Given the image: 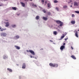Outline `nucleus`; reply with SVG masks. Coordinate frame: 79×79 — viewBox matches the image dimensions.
<instances>
[{"label": "nucleus", "instance_id": "f257e3e1", "mask_svg": "<svg viewBox=\"0 0 79 79\" xmlns=\"http://www.w3.org/2000/svg\"><path fill=\"white\" fill-rule=\"evenodd\" d=\"M27 52H29L30 53H31V54H32V55H35L34 52L32 51V50H30L29 51V50H27Z\"/></svg>", "mask_w": 79, "mask_h": 79}, {"label": "nucleus", "instance_id": "f03ea898", "mask_svg": "<svg viewBox=\"0 0 79 79\" xmlns=\"http://www.w3.org/2000/svg\"><path fill=\"white\" fill-rule=\"evenodd\" d=\"M74 32L75 34V35L76 37H77V38H78V34L77 31H76V30H75L74 31Z\"/></svg>", "mask_w": 79, "mask_h": 79}, {"label": "nucleus", "instance_id": "7ed1b4c3", "mask_svg": "<svg viewBox=\"0 0 79 79\" xmlns=\"http://www.w3.org/2000/svg\"><path fill=\"white\" fill-rule=\"evenodd\" d=\"M1 36H3V37H6V33H2L1 34Z\"/></svg>", "mask_w": 79, "mask_h": 79}, {"label": "nucleus", "instance_id": "20e7f679", "mask_svg": "<svg viewBox=\"0 0 79 79\" xmlns=\"http://www.w3.org/2000/svg\"><path fill=\"white\" fill-rule=\"evenodd\" d=\"M22 68L23 69H25V68H26V64L25 63H23V64Z\"/></svg>", "mask_w": 79, "mask_h": 79}, {"label": "nucleus", "instance_id": "39448f33", "mask_svg": "<svg viewBox=\"0 0 79 79\" xmlns=\"http://www.w3.org/2000/svg\"><path fill=\"white\" fill-rule=\"evenodd\" d=\"M47 6L48 8H51V7L52 6L51 3H48L47 4Z\"/></svg>", "mask_w": 79, "mask_h": 79}, {"label": "nucleus", "instance_id": "423d86ee", "mask_svg": "<svg viewBox=\"0 0 79 79\" xmlns=\"http://www.w3.org/2000/svg\"><path fill=\"white\" fill-rule=\"evenodd\" d=\"M6 25L5 26L6 27H8L10 25V23H9V22H6Z\"/></svg>", "mask_w": 79, "mask_h": 79}, {"label": "nucleus", "instance_id": "0eeeda50", "mask_svg": "<svg viewBox=\"0 0 79 79\" xmlns=\"http://www.w3.org/2000/svg\"><path fill=\"white\" fill-rule=\"evenodd\" d=\"M65 48V47L64 46H62L60 47V50H63V49H64Z\"/></svg>", "mask_w": 79, "mask_h": 79}, {"label": "nucleus", "instance_id": "6e6552de", "mask_svg": "<svg viewBox=\"0 0 79 79\" xmlns=\"http://www.w3.org/2000/svg\"><path fill=\"white\" fill-rule=\"evenodd\" d=\"M74 6H78L79 4L77 2H74Z\"/></svg>", "mask_w": 79, "mask_h": 79}, {"label": "nucleus", "instance_id": "1a4fd4ad", "mask_svg": "<svg viewBox=\"0 0 79 79\" xmlns=\"http://www.w3.org/2000/svg\"><path fill=\"white\" fill-rule=\"evenodd\" d=\"M49 66H52V67H54V64H52V63H50L49 64Z\"/></svg>", "mask_w": 79, "mask_h": 79}, {"label": "nucleus", "instance_id": "9d476101", "mask_svg": "<svg viewBox=\"0 0 79 79\" xmlns=\"http://www.w3.org/2000/svg\"><path fill=\"white\" fill-rule=\"evenodd\" d=\"M54 67H55V68H57L58 66V64H54Z\"/></svg>", "mask_w": 79, "mask_h": 79}, {"label": "nucleus", "instance_id": "9b49d317", "mask_svg": "<svg viewBox=\"0 0 79 79\" xmlns=\"http://www.w3.org/2000/svg\"><path fill=\"white\" fill-rule=\"evenodd\" d=\"M43 19L44 20V21H47V20L48 19V18H47V17H43Z\"/></svg>", "mask_w": 79, "mask_h": 79}, {"label": "nucleus", "instance_id": "f8f14e48", "mask_svg": "<svg viewBox=\"0 0 79 79\" xmlns=\"http://www.w3.org/2000/svg\"><path fill=\"white\" fill-rule=\"evenodd\" d=\"M15 47L16 49H17L18 50H19V49H20V47H19L17 46H15Z\"/></svg>", "mask_w": 79, "mask_h": 79}, {"label": "nucleus", "instance_id": "ddd939ff", "mask_svg": "<svg viewBox=\"0 0 79 79\" xmlns=\"http://www.w3.org/2000/svg\"><path fill=\"white\" fill-rule=\"evenodd\" d=\"M20 3L22 5V6H23V7H24L25 6V4L23 2H21Z\"/></svg>", "mask_w": 79, "mask_h": 79}, {"label": "nucleus", "instance_id": "4468645a", "mask_svg": "<svg viewBox=\"0 0 79 79\" xmlns=\"http://www.w3.org/2000/svg\"><path fill=\"white\" fill-rule=\"evenodd\" d=\"M71 23L72 24H75V23H76V22H75V21L72 20L71 21Z\"/></svg>", "mask_w": 79, "mask_h": 79}, {"label": "nucleus", "instance_id": "2eb2a0df", "mask_svg": "<svg viewBox=\"0 0 79 79\" xmlns=\"http://www.w3.org/2000/svg\"><path fill=\"white\" fill-rule=\"evenodd\" d=\"M66 34H65V35L64 34H63L62 35V36H61V39H63V38H64V36H65V35H66Z\"/></svg>", "mask_w": 79, "mask_h": 79}, {"label": "nucleus", "instance_id": "dca6fc26", "mask_svg": "<svg viewBox=\"0 0 79 79\" xmlns=\"http://www.w3.org/2000/svg\"><path fill=\"white\" fill-rule=\"evenodd\" d=\"M56 23L57 24H60L61 23V21H60L59 20H57L56 21Z\"/></svg>", "mask_w": 79, "mask_h": 79}, {"label": "nucleus", "instance_id": "f3484780", "mask_svg": "<svg viewBox=\"0 0 79 79\" xmlns=\"http://www.w3.org/2000/svg\"><path fill=\"white\" fill-rule=\"evenodd\" d=\"M7 70L9 71V72H13V70H12V69H10L7 68Z\"/></svg>", "mask_w": 79, "mask_h": 79}, {"label": "nucleus", "instance_id": "a211bd4d", "mask_svg": "<svg viewBox=\"0 0 79 79\" xmlns=\"http://www.w3.org/2000/svg\"><path fill=\"white\" fill-rule=\"evenodd\" d=\"M71 57L73 58V59H74V60H76V57L75 56H71Z\"/></svg>", "mask_w": 79, "mask_h": 79}, {"label": "nucleus", "instance_id": "6ab92c4d", "mask_svg": "<svg viewBox=\"0 0 79 79\" xmlns=\"http://www.w3.org/2000/svg\"><path fill=\"white\" fill-rule=\"evenodd\" d=\"M47 14L48 16H50L51 15V13L50 12H47Z\"/></svg>", "mask_w": 79, "mask_h": 79}, {"label": "nucleus", "instance_id": "aec40b11", "mask_svg": "<svg viewBox=\"0 0 79 79\" xmlns=\"http://www.w3.org/2000/svg\"><path fill=\"white\" fill-rule=\"evenodd\" d=\"M60 27H61V26H63V22H61V23H60Z\"/></svg>", "mask_w": 79, "mask_h": 79}, {"label": "nucleus", "instance_id": "412c9836", "mask_svg": "<svg viewBox=\"0 0 79 79\" xmlns=\"http://www.w3.org/2000/svg\"><path fill=\"white\" fill-rule=\"evenodd\" d=\"M35 18L36 19L38 20L39 19V16H37Z\"/></svg>", "mask_w": 79, "mask_h": 79}, {"label": "nucleus", "instance_id": "4be33fe9", "mask_svg": "<svg viewBox=\"0 0 79 79\" xmlns=\"http://www.w3.org/2000/svg\"><path fill=\"white\" fill-rule=\"evenodd\" d=\"M12 9H13V10H16L17 9L15 7H12Z\"/></svg>", "mask_w": 79, "mask_h": 79}, {"label": "nucleus", "instance_id": "5701e85b", "mask_svg": "<svg viewBox=\"0 0 79 79\" xmlns=\"http://www.w3.org/2000/svg\"><path fill=\"white\" fill-rule=\"evenodd\" d=\"M54 2L55 3H58V2L57 0H55L54 1Z\"/></svg>", "mask_w": 79, "mask_h": 79}, {"label": "nucleus", "instance_id": "b1692460", "mask_svg": "<svg viewBox=\"0 0 79 79\" xmlns=\"http://www.w3.org/2000/svg\"><path fill=\"white\" fill-rule=\"evenodd\" d=\"M68 7V6L66 5H65L63 6V8H67Z\"/></svg>", "mask_w": 79, "mask_h": 79}, {"label": "nucleus", "instance_id": "393cba45", "mask_svg": "<svg viewBox=\"0 0 79 79\" xmlns=\"http://www.w3.org/2000/svg\"><path fill=\"white\" fill-rule=\"evenodd\" d=\"M6 29L5 28V29H2L1 30V31H5V30H6Z\"/></svg>", "mask_w": 79, "mask_h": 79}, {"label": "nucleus", "instance_id": "a878e982", "mask_svg": "<svg viewBox=\"0 0 79 79\" xmlns=\"http://www.w3.org/2000/svg\"><path fill=\"white\" fill-rule=\"evenodd\" d=\"M43 12H44V13H47V11H46V10H45L44 9L43 10Z\"/></svg>", "mask_w": 79, "mask_h": 79}, {"label": "nucleus", "instance_id": "bb28decb", "mask_svg": "<svg viewBox=\"0 0 79 79\" xmlns=\"http://www.w3.org/2000/svg\"><path fill=\"white\" fill-rule=\"evenodd\" d=\"M11 26H12V27H16V25H11Z\"/></svg>", "mask_w": 79, "mask_h": 79}, {"label": "nucleus", "instance_id": "cd10ccee", "mask_svg": "<svg viewBox=\"0 0 79 79\" xmlns=\"http://www.w3.org/2000/svg\"><path fill=\"white\" fill-rule=\"evenodd\" d=\"M75 13H77V14H79V11H75Z\"/></svg>", "mask_w": 79, "mask_h": 79}, {"label": "nucleus", "instance_id": "c85d7f7f", "mask_svg": "<svg viewBox=\"0 0 79 79\" xmlns=\"http://www.w3.org/2000/svg\"><path fill=\"white\" fill-rule=\"evenodd\" d=\"M15 37L16 38V39H19V36L18 35H17L15 36Z\"/></svg>", "mask_w": 79, "mask_h": 79}, {"label": "nucleus", "instance_id": "c756f323", "mask_svg": "<svg viewBox=\"0 0 79 79\" xmlns=\"http://www.w3.org/2000/svg\"><path fill=\"white\" fill-rule=\"evenodd\" d=\"M56 34H57L56 31H54V34L55 35H56Z\"/></svg>", "mask_w": 79, "mask_h": 79}, {"label": "nucleus", "instance_id": "7c9ffc66", "mask_svg": "<svg viewBox=\"0 0 79 79\" xmlns=\"http://www.w3.org/2000/svg\"><path fill=\"white\" fill-rule=\"evenodd\" d=\"M56 9L57 11H58V10H59V9L58 7H56Z\"/></svg>", "mask_w": 79, "mask_h": 79}, {"label": "nucleus", "instance_id": "2f4dec72", "mask_svg": "<svg viewBox=\"0 0 79 79\" xmlns=\"http://www.w3.org/2000/svg\"><path fill=\"white\" fill-rule=\"evenodd\" d=\"M72 17H74V14H72Z\"/></svg>", "mask_w": 79, "mask_h": 79}, {"label": "nucleus", "instance_id": "473e14b6", "mask_svg": "<svg viewBox=\"0 0 79 79\" xmlns=\"http://www.w3.org/2000/svg\"><path fill=\"white\" fill-rule=\"evenodd\" d=\"M41 2H42V3H44V0H42Z\"/></svg>", "mask_w": 79, "mask_h": 79}, {"label": "nucleus", "instance_id": "72a5a7b5", "mask_svg": "<svg viewBox=\"0 0 79 79\" xmlns=\"http://www.w3.org/2000/svg\"><path fill=\"white\" fill-rule=\"evenodd\" d=\"M68 38H66V39L65 38L64 39V40H65V41H66V40H68Z\"/></svg>", "mask_w": 79, "mask_h": 79}, {"label": "nucleus", "instance_id": "f704fd0d", "mask_svg": "<svg viewBox=\"0 0 79 79\" xmlns=\"http://www.w3.org/2000/svg\"><path fill=\"white\" fill-rule=\"evenodd\" d=\"M30 57H31V58H34V56L32 57V56L31 55L30 56Z\"/></svg>", "mask_w": 79, "mask_h": 79}, {"label": "nucleus", "instance_id": "c9c22d12", "mask_svg": "<svg viewBox=\"0 0 79 79\" xmlns=\"http://www.w3.org/2000/svg\"><path fill=\"white\" fill-rule=\"evenodd\" d=\"M5 57H6V56H3V58H4V59H5Z\"/></svg>", "mask_w": 79, "mask_h": 79}, {"label": "nucleus", "instance_id": "e433bc0d", "mask_svg": "<svg viewBox=\"0 0 79 79\" xmlns=\"http://www.w3.org/2000/svg\"><path fill=\"white\" fill-rule=\"evenodd\" d=\"M70 2H72V1L70 0V2H68V3H70Z\"/></svg>", "mask_w": 79, "mask_h": 79}, {"label": "nucleus", "instance_id": "4c0bfd02", "mask_svg": "<svg viewBox=\"0 0 79 79\" xmlns=\"http://www.w3.org/2000/svg\"><path fill=\"white\" fill-rule=\"evenodd\" d=\"M45 3L46 4H47V2L45 1Z\"/></svg>", "mask_w": 79, "mask_h": 79}, {"label": "nucleus", "instance_id": "58836bf2", "mask_svg": "<svg viewBox=\"0 0 79 79\" xmlns=\"http://www.w3.org/2000/svg\"><path fill=\"white\" fill-rule=\"evenodd\" d=\"M34 6H35V7H36L37 6H36V5L35 4V5H34Z\"/></svg>", "mask_w": 79, "mask_h": 79}, {"label": "nucleus", "instance_id": "ea45409f", "mask_svg": "<svg viewBox=\"0 0 79 79\" xmlns=\"http://www.w3.org/2000/svg\"><path fill=\"white\" fill-rule=\"evenodd\" d=\"M71 49H72V50H73V47H72V46H71Z\"/></svg>", "mask_w": 79, "mask_h": 79}, {"label": "nucleus", "instance_id": "a19ab883", "mask_svg": "<svg viewBox=\"0 0 79 79\" xmlns=\"http://www.w3.org/2000/svg\"><path fill=\"white\" fill-rule=\"evenodd\" d=\"M65 45V43H64L63 45Z\"/></svg>", "mask_w": 79, "mask_h": 79}, {"label": "nucleus", "instance_id": "79ce46f5", "mask_svg": "<svg viewBox=\"0 0 79 79\" xmlns=\"http://www.w3.org/2000/svg\"><path fill=\"white\" fill-rule=\"evenodd\" d=\"M6 21H8V20H6Z\"/></svg>", "mask_w": 79, "mask_h": 79}, {"label": "nucleus", "instance_id": "37998d69", "mask_svg": "<svg viewBox=\"0 0 79 79\" xmlns=\"http://www.w3.org/2000/svg\"><path fill=\"white\" fill-rule=\"evenodd\" d=\"M70 7H72V5H71V6H70Z\"/></svg>", "mask_w": 79, "mask_h": 79}, {"label": "nucleus", "instance_id": "c03bdc74", "mask_svg": "<svg viewBox=\"0 0 79 79\" xmlns=\"http://www.w3.org/2000/svg\"><path fill=\"white\" fill-rule=\"evenodd\" d=\"M50 41L51 42H52V41L51 40H50Z\"/></svg>", "mask_w": 79, "mask_h": 79}, {"label": "nucleus", "instance_id": "a18cd8bd", "mask_svg": "<svg viewBox=\"0 0 79 79\" xmlns=\"http://www.w3.org/2000/svg\"><path fill=\"white\" fill-rule=\"evenodd\" d=\"M18 15V16H19V14H17Z\"/></svg>", "mask_w": 79, "mask_h": 79}, {"label": "nucleus", "instance_id": "49530a36", "mask_svg": "<svg viewBox=\"0 0 79 79\" xmlns=\"http://www.w3.org/2000/svg\"><path fill=\"white\" fill-rule=\"evenodd\" d=\"M30 1H32V0H30Z\"/></svg>", "mask_w": 79, "mask_h": 79}, {"label": "nucleus", "instance_id": "de8ad7c7", "mask_svg": "<svg viewBox=\"0 0 79 79\" xmlns=\"http://www.w3.org/2000/svg\"><path fill=\"white\" fill-rule=\"evenodd\" d=\"M2 6V5H0V6Z\"/></svg>", "mask_w": 79, "mask_h": 79}, {"label": "nucleus", "instance_id": "09e8293b", "mask_svg": "<svg viewBox=\"0 0 79 79\" xmlns=\"http://www.w3.org/2000/svg\"><path fill=\"white\" fill-rule=\"evenodd\" d=\"M78 31H79V29L78 30Z\"/></svg>", "mask_w": 79, "mask_h": 79}, {"label": "nucleus", "instance_id": "8fccbe9b", "mask_svg": "<svg viewBox=\"0 0 79 79\" xmlns=\"http://www.w3.org/2000/svg\"><path fill=\"white\" fill-rule=\"evenodd\" d=\"M0 29H1V28L0 27Z\"/></svg>", "mask_w": 79, "mask_h": 79}, {"label": "nucleus", "instance_id": "3c124183", "mask_svg": "<svg viewBox=\"0 0 79 79\" xmlns=\"http://www.w3.org/2000/svg\"><path fill=\"white\" fill-rule=\"evenodd\" d=\"M17 66H18L19 65L18 64H17Z\"/></svg>", "mask_w": 79, "mask_h": 79}, {"label": "nucleus", "instance_id": "603ef678", "mask_svg": "<svg viewBox=\"0 0 79 79\" xmlns=\"http://www.w3.org/2000/svg\"><path fill=\"white\" fill-rule=\"evenodd\" d=\"M43 4L44 5V3H43Z\"/></svg>", "mask_w": 79, "mask_h": 79}]
</instances>
